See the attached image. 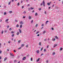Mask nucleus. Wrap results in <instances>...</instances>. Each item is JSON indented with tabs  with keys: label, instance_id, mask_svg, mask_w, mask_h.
Wrapping results in <instances>:
<instances>
[{
	"label": "nucleus",
	"instance_id": "f257e3e1",
	"mask_svg": "<svg viewBox=\"0 0 63 63\" xmlns=\"http://www.w3.org/2000/svg\"><path fill=\"white\" fill-rule=\"evenodd\" d=\"M43 6H44V7H45V1H43Z\"/></svg>",
	"mask_w": 63,
	"mask_h": 63
},
{
	"label": "nucleus",
	"instance_id": "f03ea898",
	"mask_svg": "<svg viewBox=\"0 0 63 63\" xmlns=\"http://www.w3.org/2000/svg\"><path fill=\"white\" fill-rule=\"evenodd\" d=\"M57 46V45L56 44H54V48L55 47H56Z\"/></svg>",
	"mask_w": 63,
	"mask_h": 63
},
{
	"label": "nucleus",
	"instance_id": "7ed1b4c3",
	"mask_svg": "<svg viewBox=\"0 0 63 63\" xmlns=\"http://www.w3.org/2000/svg\"><path fill=\"white\" fill-rule=\"evenodd\" d=\"M20 23L21 24H23V22L22 21H21L20 22Z\"/></svg>",
	"mask_w": 63,
	"mask_h": 63
},
{
	"label": "nucleus",
	"instance_id": "20e7f679",
	"mask_svg": "<svg viewBox=\"0 0 63 63\" xmlns=\"http://www.w3.org/2000/svg\"><path fill=\"white\" fill-rule=\"evenodd\" d=\"M26 57H24L23 59V60H25V59H26Z\"/></svg>",
	"mask_w": 63,
	"mask_h": 63
},
{
	"label": "nucleus",
	"instance_id": "39448f33",
	"mask_svg": "<svg viewBox=\"0 0 63 63\" xmlns=\"http://www.w3.org/2000/svg\"><path fill=\"white\" fill-rule=\"evenodd\" d=\"M29 19H31V17L30 16H29Z\"/></svg>",
	"mask_w": 63,
	"mask_h": 63
},
{
	"label": "nucleus",
	"instance_id": "423d86ee",
	"mask_svg": "<svg viewBox=\"0 0 63 63\" xmlns=\"http://www.w3.org/2000/svg\"><path fill=\"white\" fill-rule=\"evenodd\" d=\"M10 55H11L12 56H14V55H13V53H10Z\"/></svg>",
	"mask_w": 63,
	"mask_h": 63
},
{
	"label": "nucleus",
	"instance_id": "0eeeda50",
	"mask_svg": "<svg viewBox=\"0 0 63 63\" xmlns=\"http://www.w3.org/2000/svg\"><path fill=\"white\" fill-rule=\"evenodd\" d=\"M8 13L10 14H11V13H13V12L12 11H9L8 12Z\"/></svg>",
	"mask_w": 63,
	"mask_h": 63
},
{
	"label": "nucleus",
	"instance_id": "6e6552de",
	"mask_svg": "<svg viewBox=\"0 0 63 63\" xmlns=\"http://www.w3.org/2000/svg\"><path fill=\"white\" fill-rule=\"evenodd\" d=\"M22 25H21L20 26V28L21 29V28H22Z\"/></svg>",
	"mask_w": 63,
	"mask_h": 63
},
{
	"label": "nucleus",
	"instance_id": "1a4fd4ad",
	"mask_svg": "<svg viewBox=\"0 0 63 63\" xmlns=\"http://www.w3.org/2000/svg\"><path fill=\"white\" fill-rule=\"evenodd\" d=\"M7 58L6 57H5L4 59V61H6V60H7Z\"/></svg>",
	"mask_w": 63,
	"mask_h": 63
},
{
	"label": "nucleus",
	"instance_id": "9d476101",
	"mask_svg": "<svg viewBox=\"0 0 63 63\" xmlns=\"http://www.w3.org/2000/svg\"><path fill=\"white\" fill-rule=\"evenodd\" d=\"M24 44H22L21 46V47H24Z\"/></svg>",
	"mask_w": 63,
	"mask_h": 63
},
{
	"label": "nucleus",
	"instance_id": "9b49d317",
	"mask_svg": "<svg viewBox=\"0 0 63 63\" xmlns=\"http://www.w3.org/2000/svg\"><path fill=\"white\" fill-rule=\"evenodd\" d=\"M51 3V2H50V3H47V5H48V6H49V5H50V3Z\"/></svg>",
	"mask_w": 63,
	"mask_h": 63
},
{
	"label": "nucleus",
	"instance_id": "f8f14e48",
	"mask_svg": "<svg viewBox=\"0 0 63 63\" xmlns=\"http://www.w3.org/2000/svg\"><path fill=\"white\" fill-rule=\"evenodd\" d=\"M19 32H18L16 33V35H17L18 36L19 35Z\"/></svg>",
	"mask_w": 63,
	"mask_h": 63
},
{
	"label": "nucleus",
	"instance_id": "ddd939ff",
	"mask_svg": "<svg viewBox=\"0 0 63 63\" xmlns=\"http://www.w3.org/2000/svg\"><path fill=\"white\" fill-rule=\"evenodd\" d=\"M19 32L21 33V30L20 29H19Z\"/></svg>",
	"mask_w": 63,
	"mask_h": 63
},
{
	"label": "nucleus",
	"instance_id": "4468645a",
	"mask_svg": "<svg viewBox=\"0 0 63 63\" xmlns=\"http://www.w3.org/2000/svg\"><path fill=\"white\" fill-rule=\"evenodd\" d=\"M39 60H40L39 58H38V59L36 60V62H38V61H39Z\"/></svg>",
	"mask_w": 63,
	"mask_h": 63
},
{
	"label": "nucleus",
	"instance_id": "2eb2a0df",
	"mask_svg": "<svg viewBox=\"0 0 63 63\" xmlns=\"http://www.w3.org/2000/svg\"><path fill=\"white\" fill-rule=\"evenodd\" d=\"M55 38L56 39H58V38L57 37V36H56Z\"/></svg>",
	"mask_w": 63,
	"mask_h": 63
},
{
	"label": "nucleus",
	"instance_id": "dca6fc26",
	"mask_svg": "<svg viewBox=\"0 0 63 63\" xmlns=\"http://www.w3.org/2000/svg\"><path fill=\"white\" fill-rule=\"evenodd\" d=\"M35 15V16H38V14L37 13H36Z\"/></svg>",
	"mask_w": 63,
	"mask_h": 63
},
{
	"label": "nucleus",
	"instance_id": "f3484780",
	"mask_svg": "<svg viewBox=\"0 0 63 63\" xmlns=\"http://www.w3.org/2000/svg\"><path fill=\"white\" fill-rule=\"evenodd\" d=\"M41 42H39V46H41Z\"/></svg>",
	"mask_w": 63,
	"mask_h": 63
},
{
	"label": "nucleus",
	"instance_id": "a211bd4d",
	"mask_svg": "<svg viewBox=\"0 0 63 63\" xmlns=\"http://www.w3.org/2000/svg\"><path fill=\"white\" fill-rule=\"evenodd\" d=\"M16 27H19V25H18V24H17L16 26Z\"/></svg>",
	"mask_w": 63,
	"mask_h": 63
},
{
	"label": "nucleus",
	"instance_id": "6ab92c4d",
	"mask_svg": "<svg viewBox=\"0 0 63 63\" xmlns=\"http://www.w3.org/2000/svg\"><path fill=\"white\" fill-rule=\"evenodd\" d=\"M46 33V31H44L43 32V34H45Z\"/></svg>",
	"mask_w": 63,
	"mask_h": 63
},
{
	"label": "nucleus",
	"instance_id": "aec40b11",
	"mask_svg": "<svg viewBox=\"0 0 63 63\" xmlns=\"http://www.w3.org/2000/svg\"><path fill=\"white\" fill-rule=\"evenodd\" d=\"M37 53H39V50H38L36 51Z\"/></svg>",
	"mask_w": 63,
	"mask_h": 63
},
{
	"label": "nucleus",
	"instance_id": "412c9836",
	"mask_svg": "<svg viewBox=\"0 0 63 63\" xmlns=\"http://www.w3.org/2000/svg\"><path fill=\"white\" fill-rule=\"evenodd\" d=\"M7 14V13H6V12H5L4 13V15H6Z\"/></svg>",
	"mask_w": 63,
	"mask_h": 63
},
{
	"label": "nucleus",
	"instance_id": "4be33fe9",
	"mask_svg": "<svg viewBox=\"0 0 63 63\" xmlns=\"http://www.w3.org/2000/svg\"><path fill=\"white\" fill-rule=\"evenodd\" d=\"M8 20H9V19H7L6 20H5V22H7L8 21Z\"/></svg>",
	"mask_w": 63,
	"mask_h": 63
},
{
	"label": "nucleus",
	"instance_id": "5701e85b",
	"mask_svg": "<svg viewBox=\"0 0 63 63\" xmlns=\"http://www.w3.org/2000/svg\"><path fill=\"white\" fill-rule=\"evenodd\" d=\"M39 33H40V32L39 31L38 32H37L36 33V34H38Z\"/></svg>",
	"mask_w": 63,
	"mask_h": 63
},
{
	"label": "nucleus",
	"instance_id": "b1692460",
	"mask_svg": "<svg viewBox=\"0 0 63 63\" xmlns=\"http://www.w3.org/2000/svg\"><path fill=\"white\" fill-rule=\"evenodd\" d=\"M47 22H48V21H46V24H47Z\"/></svg>",
	"mask_w": 63,
	"mask_h": 63
},
{
	"label": "nucleus",
	"instance_id": "393cba45",
	"mask_svg": "<svg viewBox=\"0 0 63 63\" xmlns=\"http://www.w3.org/2000/svg\"><path fill=\"white\" fill-rule=\"evenodd\" d=\"M38 24H36V26H35V27H37V26H38Z\"/></svg>",
	"mask_w": 63,
	"mask_h": 63
},
{
	"label": "nucleus",
	"instance_id": "a878e982",
	"mask_svg": "<svg viewBox=\"0 0 63 63\" xmlns=\"http://www.w3.org/2000/svg\"><path fill=\"white\" fill-rule=\"evenodd\" d=\"M38 10H39V11H41V8H39Z\"/></svg>",
	"mask_w": 63,
	"mask_h": 63
},
{
	"label": "nucleus",
	"instance_id": "bb28decb",
	"mask_svg": "<svg viewBox=\"0 0 63 63\" xmlns=\"http://www.w3.org/2000/svg\"><path fill=\"white\" fill-rule=\"evenodd\" d=\"M34 8H32V7H31L30 8V9H31V10H33V9Z\"/></svg>",
	"mask_w": 63,
	"mask_h": 63
},
{
	"label": "nucleus",
	"instance_id": "cd10ccee",
	"mask_svg": "<svg viewBox=\"0 0 63 63\" xmlns=\"http://www.w3.org/2000/svg\"><path fill=\"white\" fill-rule=\"evenodd\" d=\"M44 52L46 51V49H44Z\"/></svg>",
	"mask_w": 63,
	"mask_h": 63
},
{
	"label": "nucleus",
	"instance_id": "c85d7f7f",
	"mask_svg": "<svg viewBox=\"0 0 63 63\" xmlns=\"http://www.w3.org/2000/svg\"><path fill=\"white\" fill-rule=\"evenodd\" d=\"M52 40H53V41H54L55 40V39L54 38V39H53Z\"/></svg>",
	"mask_w": 63,
	"mask_h": 63
},
{
	"label": "nucleus",
	"instance_id": "c756f323",
	"mask_svg": "<svg viewBox=\"0 0 63 63\" xmlns=\"http://www.w3.org/2000/svg\"><path fill=\"white\" fill-rule=\"evenodd\" d=\"M12 28H10L9 29V30H10V31H11V30H12Z\"/></svg>",
	"mask_w": 63,
	"mask_h": 63
},
{
	"label": "nucleus",
	"instance_id": "7c9ffc66",
	"mask_svg": "<svg viewBox=\"0 0 63 63\" xmlns=\"http://www.w3.org/2000/svg\"><path fill=\"white\" fill-rule=\"evenodd\" d=\"M60 49V50H62V48H61Z\"/></svg>",
	"mask_w": 63,
	"mask_h": 63
},
{
	"label": "nucleus",
	"instance_id": "2f4dec72",
	"mask_svg": "<svg viewBox=\"0 0 63 63\" xmlns=\"http://www.w3.org/2000/svg\"><path fill=\"white\" fill-rule=\"evenodd\" d=\"M11 33H12V34H13V33H14V32H13V31H12V32H11Z\"/></svg>",
	"mask_w": 63,
	"mask_h": 63
},
{
	"label": "nucleus",
	"instance_id": "473e14b6",
	"mask_svg": "<svg viewBox=\"0 0 63 63\" xmlns=\"http://www.w3.org/2000/svg\"><path fill=\"white\" fill-rule=\"evenodd\" d=\"M14 34H13L12 35V37H14Z\"/></svg>",
	"mask_w": 63,
	"mask_h": 63
},
{
	"label": "nucleus",
	"instance_id": "72a5a7b5",
	"mask_svg": "<svg viewBox=\"0 0 63 63\" xmlns=\"http://www.w3.org/2000/svg\"><path fill=\"white\" fill-rule=\"evenodd\" d=\"M55 54V53L54 52L53 54V55H54V54Z\"/></svg>",
	"mask_w": 63,
	"mask_h": 63
},
{
	"label": "nucleus",
	"instance_id": "f704fd0d",
	"mask_svg": "<svg viewBox=\"0 0 63 63\" xmlns=\"http://www.w3.org/2000/svg\"><path fill=\"white\" fill-rule=\"evenodd\" d=\"M26 11H24L23 13V14H26Z\"/></svg>",
	"mask_w": 63,
	"mask_h": 63
},
{
	"label": "nucleus",
	"instance_id": "c9c22d12",
	"mask_svg": "<svg viewBox=\"0 0 63 63\" xmlns=\"http://www.w3.org/2000/svg\"><path fill=\"white\" fill-rule=\"evenodd\" d=\"M3 32H4V31H2V34H3Z\"/></svg>",
	"mask_w": 63,
	"mask_h": 63
},
{
	"label": "nucleus",
	"instance_id": "e433bc0d",
	"mask_svg": "<svg viewBox=\"0 0 63 63\" xmlns=\"http://www.w3.org/2000/svg\"><path fill=\"white\" fill-rule=\"evenodd\" d=\"M0 48H1V43H0Z\"/></svg>",
	"mask_w": 63,
	"mask_h": 63
},
{
	"label": "nucleus",
	"instance_id": "4c0bfd02",
	"mask_svg": "<svg viewBox=\"0 0 63 63\" xmlns=\"http://www.w3.org/2000/svg\"><path fill=\"white\" fill-rule=\"evenodd\" d=\"M20 40L19 41H18V43H20Z\"/></svg>",
	"mask_w": 63,
	"mask_h": 63
},
{
	"label": "nucleus",
	"instance_id": "58836bf2",
	"mask_svg": "<svg viewBox=\"0 0 63 63\" xmlns=\"http://www.w3.org/2000/svg\"><path fill=\"white\" fill-rule=\"evenodd\" d=\"M43 47H42L41 48V50H40L41 51H42V49H43Z\"/></svg>",
	"mask_w": 63,
	"mask_h": 63
},
{
	"label": "nucleus",
	"instance_id": "ea45409f",
	"mask_svg": "<svg viewBox=\"0 0 63 63\" xmlns=\"http://www.w3.org/2000/svg\"><path fill=\"white\" fill-rule=\"evenodd\" d=\"M19 3H17V6H19Z\"/></svg>",
	"mask_w": 63,
	"mask_h": 63
},
{
	"label": "nucleus",
	"instance_id": "a19ab883",
	"mask_svg": "<svg viewBox=\"0 0 63 63\" xmlns=\"http://www.w3.org/2000/svg\"><path fill=\"white\" fill-rule=\"evenodd\" d=\"M10 4H11V2H10L8 4V5H10Z\"/></svg>",
	"mask_w": 63,
	"mask_h": 63
},
{
	"label": "nucleus",
	"instance_id": "79ce46f5",
	"mask_svg": "<svg viewBox=\"0 0 63 63\" xmlns=\"http://www.w3.org/2000/svg\"><path fill=\"white\" fill-rule=\"evenodd\" d=\"M13 38H12L11 39V40H12V41H13Z\"/></svg>",
	"mask_w": 63,
	"mask_h": 63
},
{
	"label": "nucleus",
	"instance_id": "37998d69",
	"mask_svg": "<svg viewBox=\"0 0 63 63\" xmlns=\"http://www.w3.org/2000/svg\"><path fill=\"white\" fill-rule=\"evenodd\" d=\"M1 52H2V51L1 50H0V54H1Z\"/></svg>",
	"mask_w": 63,
	"mask_h": 63
},
{
	"label": "nucleus",
	"instance_id": "c03bdc74",
	"mask_svg": "<svg viewBox=\"0 0 63 63\" xmlns=\"http://www.w3.org/2000/svg\"><path fill=\"white\" fill-rule=\"evenodd\" d=\"M51 29L52 30H54V29H53V28H51Z\"/></svg>",
	"mask_w": 63,
	"mask_h": 63
},
{
	"label": "nucleus",
	"instance_id": "a18cd8bd",
	"mask_svg": "<svg viewBox=\"0 0 63 63\" xmlns=\"http://www.w3.org/2000/svg\"><path fill=\"white\" fill-rule=\"evenodd\" d=\"M42 5H43V3H41L40 4V5H41V6H42Z\"/></svg>",
	"mask_w": 63,
	"mask_h": 63
},
{
	"label": "nucleus",
	"instance_id": "49530a36",
	"mask_svg": "<svg viewBox=\"0 0 63 63\" xmlns=\"http://www.w3.org/2000/svg\"><path fill=\"white\" fill-rule=\"evenodd\" d=\"M21 48L20 47L18 48V49H21Z\"/></svg>",
	"mask_w": 63,
	"mask_h": 63
},
{
	"label": "nucleus",
	"instance_id": "de8ad7c7",
	"mask_svg": "<svg viewBox=\"0 0 63 63\" xmlns=\"http://www.w3.org/2000/svg\"><path fill=\"white\" fill-rule=\"evenodd\" d=\"M9 27V25H8L7 26V28H8Z\"/></svg>",
	"mask_w": 63,
	"mask_h": 63
},
{
	"label": "nucleus",
	"instance_id": "09e8293b",
	"mask_svg": "<svg viewBox=\"0 0 63 63\" xmlns=\"http://www.w3.org/2000/svg\"><path fill=\"white\" fill-rule=\"evenodd\" d=\"M54 5L53 4V5L52 6V7H54Z\"/></svg>",
	"mask_w": 63,
	"mask_h": 63
},
{
	"label": "nucleus",
	"instance_id": "8fccbe9b",
	"mask_svg": "<svg viewBox=\"0 0 63 63\" xmlns=\"http://www.w3.org/2000/svg\"><path fill=\"white\" fill-rule=\"evenodd\" d=\"M29 1V0H26V2H28Z\"/></svg>",
	"mask_w": 63,
	"mask_h": 63
},
{
	"label": "nucleus",
	"instance_id": "3c124183",
	"mask_svg": "<svg viewBox=\"0 0 63 63\" xmlns=\"http://www.w3.org/2000/svg\"><path fill=\"white\" fill-rule=\"evenodd\" d=\"M31 23H33V20H32L31 21Z\"/></svg>",
	"mask_w": 63,
	"mask_h": 63
},
{
	"label": "nucleus",
	"instance_id": "603ef678",
	"mask_svg": "<svg viewBox=\"0 0 63 63\" xmlns=\"http://www.w3.org/2000/svg\"><path fill=\"white\" fill-rule=\"evenodd\" d=\"M23 8H24V6H22V9H23Z\"/></svg>",
	"mask_w": 63,
	"mask_h": 63
},
{
	"label": "nucleus",
	"instance_id": "864d4df0",
	"mask_svg": "<svg viewBox=\"0 0 63 63\" xmlns=\"http://www.w3.org/2000/svg\"><path fill=\"white\" fill-rule=\"evenodd\" d=\"M15 21L16 22H17V20H15Z\"/></svg>",
	"mask_w": 63,
	"mask_h": 63
},
{
	"label": "nucleus",
	"instance_id": "5fc2aeb1",
	"mask_svg": "<svg viewBox=\"0 0 63 63\" xmlns=\"http://www.w3.org/2000/svg\"><path fill=\"white\" fill-rule=\"evenodd\" d=\"M5 33H7V31H5Z\"/></svg>",
	"mask_w": 63,
	"mask_h": 63
},
{
	"label": "nucleus",
	"instance_id": "6e6d98bb",
	"mask_svg": "<svg viewBox=\"0 0 63 63\" xmlns=\"http://www.w3.org/2000/svg\"><path fill=\"white\" fill-rule=\"evenodd\" d=\"M26 47H28V45H27L26 46Z\"/></svg>",
	"mask_w": 63,
	"mask_h": 63
},
{
	"label": "nucleus",
	"instance_id": "4d7b16f0",
	"mask_svg": "<svg viewBox=\"0 0 63 63\" xmlns=\"http://www.w3.org/2000/svg\"><path fill=\"white\" fill-rule=\"evenodd\" d=\"M23 18H25V16H23Z\"/></svg>",
	"mask_w": 63,
	"mask_h": 63
},
{
	"label": "nucleus",
	"instance_id": "13d9d810",
	"mask_svg": "<svg viewBox=\"0 0 63 63\" xmlns=\"http://www.w3.org/2000/svg\"><path fill=\"white\" fill-rule=\"evenodd\" d=\"M44 26V24H42V26Z\"/></svg>",
	"mask_w": 63,
	"mask_h": 63
},
{
	"label": "nucleus",
	"instance_id": "bf43d9fd",
	"mask_svg": "<svg viewBox=\"0 0 63 63\" xmlns=\"http://www.w3.org/2000/svg\"><path fill=\"white\" fill-rule=\"evenodd\" d=\"M44 41H47V39H45L44 40Z\"/></svg>",
	"mask_w": 63,
	"mask_h": 63
},
{
	"label": "nucleus",
	"instance_id": "052dcab7",
	"mask_svg": "<svg viewBox=\"0 0 63 63\" xmlns=\"http://www.w3.org/2000/svg\"><path fill=\"white\" fill-rule=\"evenodd\" d=\"M43 55V54L42 53V54H41V56H42V55Z\"/></svg>",
	"mask_w": 63,
	"mask_h": 63
},
{
	"label": "nucleus",
	"instance_id": "680f3d73",
	"mask_svg": "<svg viewBox=\"0 0 63 63\" xmlns=\"http://www.w3.org/2000/svg\"><path fill=\"white\" fill-rule=\"evenodd\" d=\"M14 42H16V39H14Z\"/></svg>",
	"mask_w": 63,
	"mask_h": 63
},
{
	"label": "nucleus",
	"instance_id": "e2e57ef3",
	"mask_svg": "<svg viewBox=\"0 0 63 63\" xmlns=\"http://www.w3.org/2000/svg\"><path fill=\"white\" fill-rule=\"evenodd\" d=\"M36 30H35L34 31V32H36Z\"/></svg>",
	"mask_w": 63,
	"mask_h": 63
},
{
	"label": "nucleus",
	"instance_id": "0e129e2a",
	"mask_svg": "<svg viewBox=\"0 0 63 63\" xmlns=\"http://www.w3.org/2000/svg\"><path fill=\"white\" fill-rule=\"evenodd\" d=\"M35 12V11L34 10L32 12V13H34Z\"/></svg>",
	"mask_w": 63,
	"mask_h": 63
},
{
	"label": "nucleus",
	"instance_id": "69168bd1",
	"mask_svg": "<svg viewBox=\"0 0 63 63\" xmlns=\"http://www.w3.org/2000/svg\"><path fill=\"white\" fill-rule=\"evenodd\" d=\"M31 61H32V58H31Z\"/></svg>",
	"mask_w": 63,
	"mask_h": 63
},
{
	"label": "nucleus",
	"instance_id": "338daca9",
	"mask_svg": "<svg viewBox=\"0 0 63 63\" xmlns=\"http://www.w3.org/2000/svg\"><path fill=\"white\" fill-rule=\"evenodd\" d=\"M46 63H48V61H46Z\"/></svg>",
	"mask_w": 63,
	"mask_h": 63
},
{
	"label": "nucleus",
	"instance_id": "774afa93",
	"mask_svg": "<svg viewBox=\"0 0 63 63\" xmlns=\"http://www.w3.org/2000/svg\"><path fill=\"white\" fill-rule=\"evenodd\" d=\"M18 63H20V61H19L18 62Z\"/></svg>",
	"mask_w": 63,
	"mask_h": 63
}]
</instances>
